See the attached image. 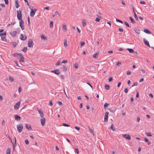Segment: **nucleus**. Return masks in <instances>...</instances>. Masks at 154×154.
<instances>
[{
    "label": "nucleus",
    "instance_id": "10",
    "mask_svg": "<svg viewBox=\"0 0 154 154\" xmlns=\"http://www.w3.org/2000/svg\"><path fill=\"white\" fill-rule=\"evenodd\" d=\"M45 119L44 118L42 117L41 119V124L42 126H44L45 124Z\"/></svg>",
    "mask_w": 154,
    "mask_h": 154
},
{
    "label": "nucleus",
    "instance_id": "44",
    "mask_svg": "<svg viewBox=\"0 0 154 154\" xmlns=\"http://www.w3.org/2000/svg\"><path fill=\"white\" fill-rule=\"evenodd\" d=\"M24 58L23 57H20V62H24V60H23Z\"/></svg>",
    "mask_w": 154,
    "mask_h": 154
},
{
    "label": "nucleus",
    "instance_id": "34",
    "mask_svg": "<svg viewBox=\"0 0 154 154\" xmlns=\"http://www.w3.org/2000/svg\"><path fill=\"white\" fill-rule=\"evenodd\" d=\"M41 38L42 39L44 40H46L47 39V38L46 37H45L43 35H41Z\"/></svg>",
    "mask_w": 154,
    "mask_h": 154
},
{
    "label": "nucleus",
    "instance_id": "30",
    "mask_svg": "<svg viewBox=\"0 0 154 154\" xmlns=\"http://www.w3.org/2000/svg\"><path fill=\"white\" fill-rule=\"evenodd\" d=\"M9 80L11 82H13L14 81V79L12 77L10 76L9 77Z\"/></svg>",
    "mask_w": 154,
    "mask_h": 154
},
{
    "label": "nucleus",
    "instance_id": "42",
    "mask_svg": "<svg viewBox=\"0 0 154 154\" xmlns=\"http://www.w3.org/2000/svg\"><path fill=\"white\" fill-rule=\"evenodd\" d=\"M146 134L148 136H151L152 135L149 132H146Z\"/></svg>",
    "mask_w": 154,
    "mask_h": 154
},
{
    "label": "nucleus",
    "instance_id": "16",
    "mask_svg": "<svg viewBox=\"0 0 154 154\" xmlns=\"http://www.w3.org/2000/svg\"><path fill=\"white\" fill-rule=\"evenodd\" d=\"M17 33V32L16 31H14L10 33V34L11 35V36L13 37H14L16 35Z\"/></svg>",
    "mask_w": 154,
    "mask_h": 154
},
{
    "label": "nucleus",
    "instance_id": "29",
    "mask_svg": "<svg viewBox=\"0 0 154 154\" xmlns=\"http://www.w3.org/2000/svg\"><path fill=\"white\" fill-rule=\"evenodd\" d=\"M127 49L129 51L130 53H132L134 52L133 50L132 49L128 48Z\"/></svg>",
    "mask_w": 154,
    "mask_h": 154
},
{
    "label": "nucleus",
    "instance_id": "7",
    "mask_svg": "<svg viewBox=\"0 0 154 154\" xmlns=\"http://www.w3.org/2000/svg\"><path fill=\"white\" fill-rule=\"evenodd\" d=\"M20 103L19 102H18L15 104L14 106V109L15 110L18 109L20 106Z\"/></svg>",
    "mask_w": 154,
    "mask_h": 154
},
{
    "label": "nucleus",
    "instance_id": "64",
    "mask_svg": "<svg viewBox=\"0 0 154 154\" xmlns=\"http://www.w3.org/2000/svg\"><path fill=\"white\" fill-rule=\"evenodd\" d=\"M149 96L151 98L153 97V95L152 94H149Z\"/></svg>",
    "mask_w": 154,
    "mask_h": 154
},
{
    "label": "nucleus",
    "instance_id": "3",
    "mask_svg": "<svg viewBox=\"0 0 154 154\" xmlns=\"http://www.w3.org/2000/svg\"><path fill=\"white\" fill-rule=\"evenodd\" d=\"M28 47H32L34 44L32 39H30L28 41Z\"/></svg>",
    "mask_w": 154,
    "mask_h": 154
},
{
    "label": "nucleus",
    "instance_id": "19",
    "mask_svg": "<svg viewBox=\"0 0 154 154\" xmlns=\"http://www.w3.org/2000/svg\"><path fill=\"white\" fill-rule=\"evenodd\" d=\"M144 32L148 34H150L151 33V32L147 29H146L144 30Z\"/></svg>",
    "mask_w": 154,
    "mask_h": 154
},
{
    "label": "nucleus",
    "instance_id": "47",
    "mask_svg": "<svg viewBox=\"0 0 154 154\" xmlns=\"http://www.w3.org/2000/svg\"><path fill=\"white\" fill-rule=\"evenodd\" d=\"M15 23H16V22H12L11 23L8 24V26H11V24L14 25V24H15Z\"/></svg>",
    "mask_w": 154,
    "mask_h": 154
},
{
    "label": "nucleus",
    "instance_id": "40",
    "mask_svg": "<svg viewBox=\"0 0 154 154\" xmlns=\"http://www.w3.org/2000/svg\"><path fill=\"white\" fill-rule=\"evenodd\" d=\"M6 35V32L5 33H0V35L1 36H5Z\"/></svg>",
    "mask_w": 154,
    "mask_h": 154
},
{
    "label": "nucleus",
    "instance_id": "52",
    "mask_svg": "<svg viewBox=\"0 0 154 154\" xmlns=\"http://www.w3.org/2000/svg\"><path fill=\"white\" fill-rule=\"evenodd\" d=\"M58 104L60 106H61L63 105L62 103L60 101H58Z\"/></svg>",
    "mask_w": 154,
    "mask_h": 154
},
{
    "label": "nucleus",
    "instance_id": "33",
    "mask_svg": "<svg viewBox=\"0 0 154 154\" xmlns=\"http://www.w3.org/2000/svg\"><path fill=\"white\" fill-rule=\"evenodd\" d=\"M27 49V47H24L23 48V49H22V51L24 52H26Z\"/></svg>",
    "mask_w": 154,
    "mask_h": 154
},
{
    "label": "nucleus",
    "instance_id": "15",
    "mask_svg": "<svg viewBox=\"0 0 154 154\" xmlns=\"http://www.w3.org/2000/svg\"><path fill=\"white\" fill-rule=\"evenodd\" d=\"M88 128L90 133L92 134L93 136L94 135V131L93 129L91 128L90 127H88Z\"/></svg>",
    "mask_w": 154,
    "mask_h": 154
},
{
    "label": "nucleus",
    "instance_id": "50",
    "mask_svg": "<svg viewBox=\"0 0 154 154\" xmlns=\"http://www.w3.org/2000/svg\"><path fill=\"white\" fill-rule=\"evenodd\" d=\"M25 143L26 144H29V142L28 140L27 139H26L25 140Z\"/></svg>",
    "mask_w": 154,
    "mask_h": 154
},
{
    "label": "nucleus",
    "instance_id": "60",
    "mask_svg": "<svg viewBox=\"0 0 154 154\" xmlns=\"http://www.w3.org/2000/svg\"><path fill=\"white\" fill-rule=\"evenodd\" d=\"M75 129H76V130H79L80 129L79 127H78L77 126L75 127Z\"/></svg>",
    "mask_w": 154,
    "mask_h": 154
},
{
    "label": "nucleus",
    "instance_id": "32",
    "mask_svg": "<svg viewBox=\"0 0 154 154\" xmlns=\"http://www.w3.org/2000/svg\"><path fill=\"white\" fill-rule=\"evenodd\" d=\"M110 128L113 131H115V127H114L113 125V124L111 125L110 127Z\"/></svg>",
    "mask_w": 154,
    "mask_h": 154
},
{
    "label": "nucleus",
    "instance_id": "9",
    "mask_svg": "<svg viewBox=\"0 0 154 154\" xmlns=\"http://www.w3.org/2000/svg\"><path fill=\"white\" fill-rule=\"evenodd\" d=\"M122 137L126 138V139H128V140H130L131 139V137L129 135L124 134L122 135Z\"/></svg>",
    "mask_w": 154,
    "mask_h": 154
},
{
    "label": "nucleus",
    "instance_id": "6",
    "mask_svg": "<svg viewBox=\"0 0 154 154\" xmlns=\"http://www.w3.org/2000/svg\"><path fill=\"white\" fill-rule=\"evenodd\" d=\"M108 112H106L105 113L104 121L105 122H107L108 119V115L109 114Z\"/></svg>",
    "mask_w": 154,
    "mask_h": 154
},
{
    "label": "nucleus",
    "instance_id": "20",
    "mask_svg": "<svg viewBox=\"0 0 154 154\" xmlns=\"http://www.w3.org/2000/svg\"><path fill=\"white\" fill-rule=\"evenodd\" d=\"M129 19L131 21V22L132 23H135V21L133 19V18L132 17H129Z\"/></svg>",
    "mask_w": 154,
    "mask_h": 154
},
{
    "label": "nucleus",
    "instance_id": "18",
    "mask_svg": "<svg viewBox=\"0 0 154 154\" xmlns=\"http://www.w3.org/2000/svg\"><path fill=\"white\" fill-rule=\"evenodd\" d=\"M134 29L136 33L138 34H139L140 33V31L139 29L135 28H134Z\"/></svg>",
    "mask_w": 154,
    "mask_h": 154
},
{
    "label": "nucleus",
    "instance_id": "11",
    "mask_svg": "<svg viewBox=\"0 0 154 154\" xmlns=\"http://www.w3.org/2000/svg\"><path fill=\"white\" fill-rule=\"evenodd\" d=\"M62 29L63 31L64 32H66L67 31V27L65 23L63 24Z\"/></svg>",
    "mask_w": 154,
    "mask_h": 154
},
{
    "label": "nucleus",
    "instance_id": "37",
    "mask_svg": "<svg viewBox=\"0 0 154 154\" xmlns=\"http://www.w3.org/2000/svg\"><path fill=\"white\" fill-rule=\"evenodd\" d=\"M134 17H135V19L136 20H138V18L137 16V14H136V13H135V12H134Z\"/></svg>",
    "mask_w": 154,
    "mask_h": 154
},
{
    "label": "nucleus",
    "instance_id": "54",
    "mask_svg": "<svg viewBox=\"0 0 154 154\" xmlns=\"http://www.w3.org/2000/svg\"><path fill=\"white\" fill-rule=\"evenodd\" d=\"M124 23L126 26L130 27L128 23L126 22H124Z\"/></svg>",
    "mask_w": 154,
    "mask_h": 154
},
{
    "label": "nucleus",
    "instance_id": "56",
    "mask_svg": "<svg viewBox=\"0 0 154 154\" xmlns=\"http://www.w3.org/2000/svg\"><path fill=\"white\" fill-rule=\"evenodd\" d=\"M14 63L15 64H16V65L17 66H18V67H20V66H19L18 65V63H17V61H14Z\"/></svg>",
    "mask_w": 154,
    "mask_h": 154
},
{
    "label": "nucleus",
    "instance_id": "62",
    "mask_svg": "<svg viewBox=\"0 0 154 154\" xmlns=\"http://www.w3.org/2000/svg\"><path fill=\"white\" fill-rule=\"evenodd\" d=\"M18 91L19 93H20L21 91V87H19V88Z\"/></svg>",
    "mask_w": 154,
    "mask_h": 154
},
{
    "label": "nucleus",
    "instance_id": "14",
    "mask_svg": "<svg viewBox=\"0 0 154 154\" xmlns=\"http://www.w3.org/2000/svg\"><path fill=\"white\" fill-rule=\"evenodd\" d=\"M32 10L30 13V15L31 17H33L35 14V12L33 10V9L31 8Z\"/></svg>",
    "mask_w": 154,
    "mask_h": 154
},
{
    "label": "nucleus",
    "instance_id": "4",
    "mask_svg": "<svg viewBox=\"0 0 154 154\" xmlns=\"http://www.w3.org/2000/svg\"><path fill=\"white\" fill-rule=\"evenodd\" d=\"M20 26L21 27L22 30H23L24 29V23L22 20H20L19 22Z\"/></svg>",
    "mask_w": 154,
    "mask_h": 154
},
{
    "label": "nucleus",
    "instance_id": "2",
    "mask_svg": "<svg viewBox=\"0 0 154 154\" xmlns=\"http://www.w3.org/2000/svg\"><path fill=\"white\" fill-rule=\"evenodd\" d=\"M17 17L19 20H22V14L21 11H17Z\"/></svg>",
    "mask_w": 154,
    "mask_h": 154
},
{
    "label": "nucleus",
    "instance_id": "8",
    "mask_svg": "<svg viewBox=\"0 0 154 154\" xmlns=\"http://www.w3.org/2000/svg\"><path fill=\"white\" fill-rule=\"evenodd\" d=\"M51 72L53 73H54L56 75H59L60 74L59 70L57 69L53 70H52L51 71Z\"/></svg>",
    "mask_w": 154,
    "mask_h": 154
},
{
    "label": "nucleus",
    "instance_id": "17",
    "mask_svg": "<svg viewBox=\"0 0 154 154\" xmlns=\"http://www.w3.org/2000/svg\"><path fill=\"white\" fill-rule=\"evenodd\" d=\"M25 127L28 130H31L32 128L30 126L28 125L27 124H25Z\"/></svg>",
    "mask_w": 154,
    "mask_h": 154
},
{
    "label": "nucleus",
    "instance_id": "53",
    "mask_svg": "<svg viewBox=\"0 0 154 154\" xmlns=\"http://www.w3.org/2000/svg\"><path fill=\"white\" fill-rule=\"evenodd\" d=\"M122 64L120 62H118L116 64V65L118 66H120Z\"/></svg>",
    "mask_w": 154,
    "mask_h": 154
},
{
    "label": "nucleus",
    "instance_id": "28",
    "mask_svg": "<svg viewBox=\"0 0 154 154\" xmlns=\"http://www.w3.org/2000/svg\"><path fill=\"white\" fill-rule=\"evenodd\" d=\"M11 151V149L10 148H8L6 151V154H10Z\"/></svg>",
    "mask_w": 154,
    "mask_h": 154
},
{
    "label": "nucleus",
    "instance_id": "55",
    "mask_svg": "<svg viewBox=\"0 0 154 154\" xmlns=\"http://www.w3.org/2000/svg\"><path fill=\"white\" fill-rule=\"evenodd\" d=\"M138 83L137 82H134V85H132V87L135 86H137V85Z\"/></svg>",
    "mask_w": 154,
    "mask_h": 154
},
{
    "label": "nucleus",
    "instance_id": "41",
    "mask_svg": "<svg viewBox=\"0 0 154 154\" xmlns=\"http://www.w3.org/2000/svg\"><path fill=\"white\" fill-rule=\"evenodd\" d=\"M109 105V104L108 103H105L104 106V108L105 109L106 107L108 106Z\"/></svg>",
    "mask_w": 154,
    "mask_h": 154
},
{
    "label": "nucleus",
    "instance_id": "59",
    "mask_svg": "<svg viewBox=\"0 0 154 154\" xmlns=\"http://www.w3.org/2000/svg\"><path fill=\"white\" fill-rule=\"evenodd\" d=\"M119 30L120 32H123V29L121 28H119Z\"/></svg>",
    "mask_w": 154,
    "mask_h": 154
},
{
    "label": "nucleus",
    "instance_id": "61",
    "mask_svg": "<svg viewBox=\"0 0 154 154\" xmlns=\"http://www.w3.org/2000/svg\"><path fill=\"white\" fill-rule=\"evenodd\" d=\"M4 1L6 4L8 5V0H4Z\"/></svg>",
    "mask_w": 154,
    "mask_h": 154
},
{
    "label": "nucleus",
    "instance_id": "23",
    "mask_svg": "<svg viewBox=\"0 0 154 154\" xmlns=\"http://www.w3.org/2000/svg\"><path fill=\"white\" fill-rule=\"evenodd\" d=\"M99 16V17H97L96 19H95V21L96 22H99L100 20V19L102 18V17L101 16H99V15L98 16Z\"/></svg>",
    "mask_w": 154,
    "mask_h": 154
},
{
    "label": "nucleus",
    "instance_id": "22",
    "mask_svg": "<svg viewBox=\"0 0 154 154\" xmlns=\"http://www.w3.org/2000/svg\"><path fill=\"white\" fill-rule=\"evenodd\" d=\"M64 45L65 47H66L67 46V39H65L64 40Z\"/></svg>",
    "mask_w": 154,
    "mask_h": 154
},
{
    "label": "nucleus",
    "instance_id": "25",
    "mask_svg": "<svg viewBox=\"0 0 154 154\" xmlns=\"http://www.w3.org/2000/svg\"><path fill=\"white\" fill-rule=\"evenodd\" d=\"M144 140L149 145L151 144V142L149 141L147 138H144Z\"/></svg>",
    "mask_w": 154,
    "mask_h": 154
},
{
    "label": "nucleus",
    "instance_id": "48",
    "mask_svg": "<svg viewBox=\"0 0 154 154\" xmlns=\"http://www.w3.org/2000/svg\"><path fill=\"white\" fill-rule=\"evenodd\" d=\"M39 114L41 117H42V118L43 117L44 114L42 111Z\"/></svg>",
    "mask_w": 154,
    "mask_h": 154
},
{
    "label": "nucleus",
    "instance_id": "27",
    "mask_svg": "<svg viewBox=\"0 0 154 154\" xmlns=\"http://www.w3.org/2000/svg\"><path fill=\"white\" fill-rule=\"evenodd\" d=\"M54 14H55V15H56V16H57V15H58L59 17H60V16L59 13L57 11H56L55 12Z\"/></svg>",
    "mask_w": 154,
    "mask_h": 154
},
{
    "label": "nucleus",
    "instance_id": "24",
    "mask_svg": "<svg viewBox=\"0 0 154 154\" xmlns=\"http://www.w3.org/2000/svg\"><path fill=\"white\" fill-rule=\"evenodd\" d=\"M15 5L16 8H18L20 6L18 4V0L15 1Z\"/></svg>",
    "mask_w": 154,
    "mask_h": 154
},
{
    "label": "nucleus",
    "instance_id": "5",
    "mask_svg": "<svg viewBox=\"0 0 154 154\" xmlns=\"http://www.w3.org/2000/svg\"><path fill=\"white\" fill-rule=\"evenodd\" d=\"M20 38L21 40L24 41L26 39L27 36L26 35L23 36V34H21L20 35Z\"/></svg>",
    "mask_w": 154,
    "mask_h": 154
},
{
    "label": "nucleus",
    "instance_id": "58",
    "mask_svg": "<svg viewBox=\"0 0 154 154\" xmlns=\"http://www.w3.org/2000/svg\"><path fill=\"white\" fill-rule=\"evenodd\" d=\"M67 62V61L66 60H63L62 61V63H65Z\"/></svg>",
    "mask_w": 154,
    "mask_h": 154
},
{
    "label": "nucleus",
    "instance_id": "63",
    "mask_svg": "<svg viewBox=\"0 0 154 154\" xmlns=\"http://www.w3.org/2000/svg\"><path fill=\"white\" fill-rule=\"evenodd\" d=\"M12 44L14 47H15L17 45V44L15 42H13Z\"/></svg>",
    "mask_w": 154,
    "mask_h": 154
},
{
    "label": "nucleus",
    "instance_id": "36",
    "mask_svg": "<svg viewBox=\"0 0 154 154\" xmlns=\"http://www.w3.org/2000/svg\"><path fill=\"white\" fill-rule=\"evenodd\" d=\"M61 62L60 61H58L55 64V65L56 66H59L61 64Z\"/></svg>",
    "mask_w": 154,
    "mask_h": 154
},
{
    "label": "nucleus",
    "instance_id": "49",
    "mask_svg": "<svg viewBox=\"0 0 154 154\" xmlns=\"http://www.w3.org/2000/svg\"><path fill=\"white\" fill-rule=\"evenodd\" d=\"M63 125L64 126H66V127H69L70 125L67 124H66V123H63Z\"/></svg>",
    "mask_w": 154,
    "mask_h": 154
},
{
    "label": "nucleus",
    "instance_id": "21",
    "mask_svg": "<svg viewBox=\"0 0 154 154\" xmlns=\"http://www.w3.org/2000/svg\"><path fill=\"white\" fill-rule=\"evenodd\" d=\"M99 54V52L96 53L95 54L93 55V57L95 58H97L98 57V55Z\"/></svg>",
    "mask_w": 154,
    "mask_h": 154
},
{
    "label": "nucleus",
    "instance_id": "31",
    "mask_svg": "<svg viewBox=\"0 0 154 154\" xmlns=\"http://www.w3.org/2000/svg\"><path fill=\"white\" fill-rule=\"evenodd\" d=\"M50 27L51 28H53V23L52 21H51L50 23Z\"/></svg>",
    "mask_w": 154,
    "mask_h": 154
},
{
    "label": "nucleus",
    "instance_id": "46",
    "mask_svg": "<svg viewBox=\"0 0 154 154\" xmlns=\"http://www.w3.org/2000/svg\"><path fill=\"white\" fill-rule=\"evenodd\" d=\"M48 105L51 106H52L53 105L52 101V100H50L49 101Z\"/></svg>",
    "mask_w": 154,
    "mask_h": 154
},
{
    "label": "nucleus",
    "instance_id": "43",
    "mask_svg": "<svg viewBox=\"0 0 154 154\" xmlns=\"http://www.w3.org/2000/svg\"><path fill=\"white\" fill-rule=\"evenodd\" d=\"M67 70V68L65 66V65L63 66V70L64 71H66Z\"/></svg>",
    "mask_w": 154,
    "mask_h": 154
},
{
    "label": "nucleus",
    "instance_id": "57",
    "mask_svg": "<svg viewBox=\"0 0 154 154\" xmlns=\"http://www.w3.org/2000/svg\"><path fill=\"white\" fill-rule=\"evenodd\" d=\"M131 74V72L130 71H128L127 72V74L128 75H130Z\"/></svg>",
    "mask_w": 154,
    "mask_h": 154
},
{
    "label": "nucleus",
    "instance_id": "26",
    "mask_svg": "<svg viewBox=\"0 0 154 154\" xmlns=\"http://www.w3.org/2000/svg\"><path fill=\"white\" fill-rule=\"evenodd\" d=\"M2 40L4 41H6V39L5 37V36H1Z\"/></svg>",
    "mask_w": 154,
    "mask_h": 154
},
{
    "label": "nucleus",
    "instance_id": "1",
    "mask_svg": "<svg viewBox=\"0 0 154 154\" xmlns=\"http://www.w3.org/2000/svg\"><path fill=\"white\" fill-rule=\"evenodd\" d=\"M17 128L18 131L20 133L22 131L23 128V126L22 124H19L17 125Z\"/></svg>",
    "mask_w": 154,
    "mask_h": 154
},
{
    "label": "nucleus",
    "instance_id": "12",
    "mask_svg": "<svg viewBox=\"0 0 154 154\" xmlns=\"http://www.w3.org/2000/svg\"><path fill=\"white\" fill-rule=\"evenodd\" d=\"M143 41L145 44L147 45L148 47H150V45L148 41H146L145 38L143 39Z\"/></svg>",
    "mask_w": 154,
    "mask_h": 154
},
{
    "label": "nucleus",
    "instance_id": "35",
    "mask_svg": "<svg viewBox=\"0 0 154 154\" xmlns=\"http://www.w3.org/2000/svg\"><path fill=\"white\" fill-rule=\"evenodd\" d=\"M105 88L106 89L108 90L109 89V85H105Z\"/></svg>",
    "mask_w": 154,
    "mask_h": 154
},
{
    "label": "nucleus",
    "instance_id": "45",
    "mask_svg": "<svg viewBox=\"0 0 154 154\" xmlns=\"http://www.w3.org/2000/svg\"><path fill=\"white\" fill-rule=\"evenodd\" d=\"M116 21L117 22H118L121 23H123L122 21H121V20H120L116 19Z\"/></svg>",
    "mask_w": 154,
    "mask_h": 154
},
{
    "label": "nucleus",
    "instance_id": "39",
    "mask_svg": "<svg viewBox=\"0 0 154 154\" xmlns=\"http://www.w3.org/2000/svg\"><path fill=\"white\" fill-rule=\"evenodd\" d=\"M80 45H81V47H82V46L84 45L85 44V43L84 42L82 41V42H81L80 43Z\"/></svg>",
    "mask_w": 154,
    "mask_h": 154
},
{
    "label": "nucleus",
    "instance_id": "51",
    "mask_svg": "<svg viewBox=\"0 0 154 154\" xmlns=\"http://www.w3.org/2000/svg\"><path fill=\"white\" fill-rule=\"evenodd\" d=\"M78 65L77 63H75L74 64V67L75 69H76L78 68Z\"/></svg>",
    "mask_w": 154,
    "mask_h": 154
},
{
    "label": "nucleus",
    "instance_id": "38",
    "mask_svg": "<svg viewBox=\"0 0 154 154\" xmlns=\"http://www.w3.org/2000/svg\"><path fill=\"white\" fill-rule=\"evenodd\" d=\"M82 23L83 27H84L86 24V22L84 21V20H83L82 21Z\"/></svg>",
    "mask_w": 154,
    "mask_h": 154
},
{
    "label": "nucleus",
    "instance_id": "13",
    "mask_svg": "<svg viewBox=\"0 0 154 154\" xmlns=\"http://www.w3.org/2000/svg\"><path fill=\"white\" fill-rule=\"evenodd\" d=\"M15 119L17 120H20V117L18 115H16L14 116Z\"/></svg>",
    "mask_w": 154,
    "mask_h": 154
}]
</instances>
